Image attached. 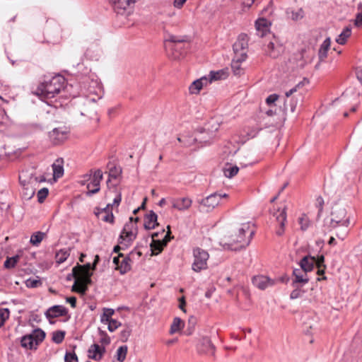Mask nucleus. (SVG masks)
I'll return each instance as SVG.
<instances>
[{"label": "nucleus", "instance_id": "obj_1", "mask_svg": "<svg viewBox=\"0 0 362 362\" xmlns=\"http://www.w3.org/2000/svg\"><path fill=\"white\" fill-rule=\"evenodd\" d=\"M255 234V230H250V223L241 224L237 232L225 237L223 246L230 250H240L248 246Z\"/></svg>", "mask_w": 362, "mask_h": 362}, {"label": "nucleus", "instance_id": "obj_2", "mask_svg": "<svg viewBox=\"0 0 362 362\" xmlns=\"http://www.w3.org/2000/svg\"><path fill=\"white\" fill-rule=\"evenodd\" d=\"M234 57L231 62V69L236 76L245 73L244 64L247 58L248 37L246 34H240L233 45Z\"/></svg>", "mask_w": 362, "mask_h": 362}, {"label": "nucleus", "instance_id": "obj_3", "mask_svg": "<svg viewBox=\"0 0 362 362\" xmlns=\"http://www.w3.org/2000/svg\"><path fill=\"white\" fill-rule=\"evenodd\" d=\"M229 76L228 69L218 71H211L207 76H204L193 81L189 87V90H200L206 88L209 84L226 80Z\"/></svg>", "mask_w": 362, "mask_h": 362}, {"label": "nucleus", "instance_id": "obj_4", "mask_svg": "<svg viewBox=\"0 0 362 362\" xmlns=\"http://www.w3.org/2000/svg\"><path fill=\"white\" fill-rule=\"evenodd\" d=\"M69 88H72V85L62 75H45L41 80L37 90H64Z\"/></svg>", "mask_w": 362, "mask_h": 362}, {"label": "nucleus", "instance_id": "obj_5", "mask_svg": "<svg viewBox=\"0 0 362 362\" xmlns=\"http://www.w3.org/2000/svg\"><path fill=\"white\" fill-rule=\"evenodd\" d=\"M347 212L345 207L341 204H335L331 212L330 226L336 228L341 226L348 227L350 224L349 217H347Z\"/></svg>", "mask_w": 362, "mask_h": 362}, {"label": "nucleus", "instance_id": "obj_6", "mask_svg": "<svg viewBox=\"0 0 362 362\" xmlns=\"http://www.w3.org/2000/svg\"><path fill=\"white\" fill-rule=\"evenodd\" d=\"M46 336L45 332L40 328L34 329L31 334L23 336L21 340V344L27 349H37L40 343L43 341Z\"/></svg>", "mask_w": 362, "mask_h": 362}, {"label": "nucleus", "instance_id": "obj_7", "mask_svg": "<svg viewBox=\"0 0 362 362\" xmlns=\"http://www.w3.org/2000/svg\"><path fill=\"white\" fill-rule=\"evenodd\" d=\"M192 255L194 261L192 264V269L195 272H200L208 268L207 262L209 258L208 252L201 247L193 248Z\"/></svg>", "mask_w": 362, "mask_h": 362}, {"label": "nucleus", "instance_id": "obj_8", "mask_svg": "<svg viewBox=\"0 0 362 362\" xmlns=\"http://www.w3.org/2000/svg\"><path fill=\"white\" fill-rule=\"evenodd\" d=\"M228 197L227 194H219L217 192L213 193L204 199H202L200 202L199 211L202 212H209L212 211L216 206L219 204V202L222 198Z\"/></svg>", "mask_w": 362, "mask_h": 362}, {"label": "nucleus", "instance_id": "obj_9", "mask_svg": "<svg viewBox=\"0 0 362 362\" xmlns=\"http://www.w3.org/2000/svg\"><path fill=\"white\" fill-rule=\"evenodd\" d=\"M138 0H109L114 11L120 15L129 13Z\"/></svg>", "mask_w": 362, "mask_h": 362}, {"label": "nucleus", "instance_id": "obj_10", "mask_svg": "<svg viewBox=\"0 0 362 362\" xmlns=\"http://www.w3.org/2000/svg\"><path fill=\"white\" fill-rule=\"evenodd\" d=\"M86 176L91 179L90 182L87 185L88 191L86 192V195L90 197L100 191V183L103 180V173L98 169L94 172L92 177L91 175H86Z\"/></svg>", "mask_w": 362, "mask_h": 362}, {"label": "nucleus", "instance_id": "obj_11", "mask_svg": "<svg viewBox=\"0 0 362 362\" xmlns=\"http://www.w3.org/2000/svg\"><path fill=\"white\" fill-rule=\"evenodd\" d=\"M68 314V309L66 307L60 305H53L49 308L45 313V317L49 320V323L51 324L54 323V322L51 321V319L66 316Z\"/></svg>", "mask_w": 362, "mask_h": 362}, {"label": "nucleus", "instance_id": "obj_12", "mask_svg": "<svg viewBox=\"0 0 362 362\" xmlns=\"http://www.w3.org/2000/svg\"><path fill=\"white\" fill-rule=\"evenodd\" d=\"M197 351L201 354L214 356L216 348L209 337H204L197 344Z\"/></svg>", "mask_w": 362, "mask_h": 362}, {"label": "nucleus", "instance_id": "obj_13", "mask_svg": "<svg viewBox=\"0 0 362 362\" xmlns=\"http://www.w3.org/2000/svg\"><path fill=\"white\" fill-rule=\"evenodd\" d=\"M68 137V132L62 128H54L49 132V139L53 145L62 144Z\"/></svg>", "mask_w": 362, "mask_h": 362}, {"label": "nucleus", "instance_id": "obj_14", "mask_svg": "<svg viewBox=\"0 0 362 362\" xmlns=\"http://www.w3.org/2000/svg\"><path fill=\"white\" fill-rule=\"evenodd\" d=\"M170 41L173 43L171 45V49L175 52L173 54V59H180V57H181L184 54L180 50L186 48L188 46V43L184 40L178 39L176 36L170 37Z\"/></svg>", "mask_w": 362, "mask_h": 362}, {"label": "nucleus", "instance_id": "obj_15", "mask_svg": "<svg viewBox=\"0 0 362 362\" xmlns=\"http://www.w3.org/2000/svg\"><path fill=\"white\" fill-rule=\"evenodd\" d=\"M172 208L178 211H186L189 209L192 204V200L189 197L171 198Z\"/></svg>", "mask_w": 362, "mask_h": 362}, {"label": "nucleus", "instance_id": "obj_16", "mask_svg": "<svg viewBox=\"0 0 362 362\" xmlns=\"http://www.w3.org/2000/svg\"><path fill=\"white\" fill-rule=\"evenodd\" d=\"M283 50V46L280 45L275 38L269 41L265 47V52L272 58L278 57Z\"/></svg>", "mask_w": 362, "mask_h": 362}, {"label": "nucleus", "instance_id": "obj_17", "mask_svg": "<svg viewBox=\"0 0 362 362\" xmlns=\"http://www.w3.org/2000/svg\"><path fill=\"white\" fill-rule=\"evenodd\" d=\"M122 258L118 271L121 274H125L132 269V264L134 259V251H131L127 255H124Z\"/></svg>", "mask_w": 362, "mask_h": 362}, {"label": "nucleus", "instance_id": "obj_18", "mask_svg": "<svg viewBox=\"0 0 362 362\" xmlns=\"http://www.w3.org/2000/svg\"><path fill=\"white\" fill-rule=\"evenodd\" d=\"M274 280L266 276H256L252 278V284L257 288L264 290L274 284Z\"/></svg>", "mask_w": 362, "mask_h": 362}, {"label": "nucleus", "instance_id": "obj_19", "mask_svg": "<svg viewBox=\"0 0 362 362\" xmlns=\"http://www.w3.org/2000/svg\"><path fill=\"white\" fill-rule=\"evenodd\" d=\"M273 216L276 217V221L279 225V228L276 230V234L278 236H281L284 233V226L286 221V208L284 207L281 211L277 210L276 212L274 213Z\"/></svg>", "mask_w": 362, "mask_h": 362}, {"label": "nucleus", "instance_id": "obj_20", "mask_svg": "<svg viewBox=\"0 0 362 362\" xmlns=\"http://www.w3.org/2000/svg\"><path fill=\"white\" fill-rule=\"evenodd\" d=\"M40 100L45 103L48 105H54L57 101L56 95L60 92H32Z\"/></svg>", "mask_w": 362, "mask_h": 362}, {"label": "nucleus", "instance_id": "obj_21", "mask_svg": "<svg viewBox=\"0 0 362 362\" xmlns=\"http://www.w3.org/2000/svg\"><path fill=\"white\" fill-rule=\"evenodd\" d=\"M137 233L135 231H126L122 230L118 238V243L124 245L125 247H128L136 239Z\"/></svg>", "mask_w": 362, "mask_h": 362}, {"label": "nucleus", "instance_id": "obj_22", "mask_svg": "<svg viewBox=\"0 0 362 362\" xmlns=\"http://www.w3.org/2000/svg\"><path fill=\"white\" fill-rule=\"evenodd\" d=\"M88 352L90 358L95 361H100L105 352V349L104 346H100L98 344H93L90 346Z\"/></svg>", "mask_w": 362, "mask_h": 362}, {"label": "nucleus", "instance_id": "obj_23", "mask_svg": "<svg viewBox=\"0 0 362 362\" xmlns=\"http://www.w3.org/2000/svg\"><path fill=\"white\" fill-rule=\"evenodd\" d=\"M293 276H294V279L292 281L293 287L296 286V284H305L309 281L307 273L303 272L301 269H294L293 271Z\"/></svg>", "mask_w": 362, "mask_h": 362}, {"label": "nucleus", "instance_id": "obj_24", "mask_svg": "<svg viewBox=\"0 0 362 362\" xmlns=\"http://www.w3.org/2000/svg\"><path fill=\"white\" fill-rule=\"evenodd\" d=\"M157 219V214L153 211H150L144 217V228L146 230L154 229L157 226H158Z\"/></svg>", "mask_w": 362, "mask_h": 362}, {"label": "nucleus", "instance_id": "obj_25", "mask_svg": "<svg viewBox=\"0 0 362 362\" xmlns=\"http://www.w3.org/2000/svg\"><path fill=\"white\" fill-rule=\"evenodd\" d=\"M91 276L92 273L88 274L86 272V274H79L78 278L80 281V286L79 289L77 290L78 293L84 294L86 292L88 285L90 284L92 282Z\"/></svg>", "mask_w": 362, "mask_h": 362}, {"label": "nucleus", "instance_id": "obj_26", "mask_svg": "<svg viewBox=\"0 0 362 362\" xmlns=\"http://www.w3.org/2000/svg\"><path fill=\"white\" fill-rule=\"evenodd\" d=\"M315 257L310 255H306L300 261V269L305 273L311 272L314 268Z\"/></svg>", "mask_w": 362, "mask_h": 362}, {"label": "nucleus", "instance_id": "obj_27", "mask_svg": "<svg viewBox=\"0 0 362 362\" xmlns=\"http://www.w3.org/2000/svg\"><path fill=\"white\" fill-rule=\"evenodd\" d=\"M330 46L331 40L329 37H327L321 44L318 50V58L320 62H323L325 59H327Z\"/></svg>", "mask_w": 362, "mask_h": 362}, {"label": "nucleus", "instance_id": "obj_28", "mask_svg": "<svg viewBox=\"0 0 362 362\" xmlns=\"http://www.w3.org/2000/svg\"><path fill=\"white\" fill-rule=\"evenodd\" d=\"M256 29L258 32V35L263 37L267 32L268 21L265 18H259L255 22Z\"/></svg>", "mask_w": 362, "mask_h": 362}, {"label": "nucleus", "instance_id": "obj_29", "mask_svg": "<svg viewBox=\"0 0 362 362\" xmlns=\"http://www.w3.org/2000/svg\"><path fill=\"white\" fill-rule=\"evenodd\" d=\"M71 248L61 249L56 252L55 260L57 264H60L64 262L70 255Z\"/></svg>", "mask_w": 362, "mask_h": 362}, {"label": "nucleus", "instance_id": "obj_30", "mask_svg": "<svg viewBox=\"0 0 362 362\" xmlns=\"http://www.w3.org/2000/svg\"><path fill=\"white\" fill-rule=\"evenodd\" d=\"M90 269H93V264L91 265L90 263H87L83 265L78 264L73 268V275L75 277H77L79 274H86V272L90 274Z\"/></svg>", "mask_w": 362, "mask_h": 362}, {"label": "nucleus", "instance_id": "obj_31", "mask_svg": "<svg viewBox=\"0 0 362 362\" xmlns=\"http://www.w3.org/2000/svg\"><path fill=\"white\" fill-rule=\"evenodd\" d=\"M351 35V28L349 26L346 27L336 39V42L339 45H344L347 39Z\"/></svg>", "mask_w": 362, "mask_h": 362}, {"label": "nucleus", "instance_id": "obj_32", "mask_svg": "<svg viewBox=\"0 0 362 362\" xmlns=\"http://www.w3.org/2000/svg\"><path fill=\"white\" fill-rule=\"evenodd\" d=\"M165 245H163L162 242L160 240H153L150 244L151 250L152 252V255H157L160 254Z\"/></svg>", "mask_w": 362, "mask_h": 362}, {"label": "nucleus", "instance_id": "obj_33", "mask_svg": "<svg viewBox=\"0 0 362 362\" xmlns=\"http://www.w3.org/2000/svg\"><path fill=\"white\" fill-rule=\"evenodd\" d=\"M107 168L109 169V178L107 182H110L111 178H117L122 173V169L119 167L113 165L110 163L107 164Z\"/></svg>", "mask_w": 362, "mask_h": 362}, {"label": "nucleus", "instance_id": "obj_34", "mask_svg": "<svg viewBox=\"0 0 362 362\" xmlns=\"http://www.w3.org/2000/svg\"><path fill=\"white\" fill-rule=\"evenodd\" d=\"M35 188L33 185H27L22 187L21 196L25 200H30L35 194Z\"/></svg>", "mask_w": 362, "mask_h": 362}, {"label": "nucleus", "instance_id": "obj_35", "mask_svg": "<svg viewBox=\"0 0 362 362\" xmlns=\"http://www.w3.org/2000/svg\"><path fill=\"white\" fill-rule=\"evenodd\" d=\"M183 326L184 322L180 317H175L170 326V333L173 334L174 333L179 332L180 330H181Z\"/></svg>", "mask_w": 362, "mask_h": 362}, {"label": "nucleus", "instance_id": "obj_36", "mask_svg": "<svg viewBox=\"0 0 362 362\" xmlns=\"http://www.w3.org/2000/svg\"><path fill=\"white\" fill-rule=\"evenodd\" d=\"M46 234L43 232L38 231L33 233L30 237V243L33 245H38L45 237Z\"/></svg>", "mask_w": 362, "mask_h": 362}, {"label": "nucleus", "instance_id": "obj_37", "mask_svg": "<svg viewBox=\"0 0 362 362\" xmlns=\"http://www.w3.org/2000/svg\"><path fill=\"white\" fill-rule=\"evenodd\" d=\"M20 259V255H16L11 257H7L6 260L4 262V267L6 269H12L16 267L18 262Z\"/></svg>", "mask_w": 362, "mask_h": 362}, {"label": "nucleus", "instance_id": "obj_38", "mask_svg": "<svg viewBox=\"0 0 362 362\" xmlns=\"http://www.w3.org/2000/svg\"><path fill=\"white\" fill-rule=\"evenodd\" d=\"M115 310L112 308H104L103 313L101 315L100 321L103 323H107L108 321L112 320V316L114 315Z\"/></svg>", "mask_w": 362, "mask_h": 362}, {"label": "nucleus", "instance_id": "obj_39", "mask_svg": "<svg viewBox=\"0 0 362 362\" xmlns=\"http://www.w3.org/2000/svg\"><path fill=\"white\" fill-rule=\"evenodd\" d=\"M65 334L66 332L64 331H55L52 332V340L57 344H61L64 339Z\"/></svg>", "mask_w": 362, "mask_h": 362}, {"label": "nucleus", "instance_id": "obj_40", "mask_svg": "<svg viewBox=\"0 0 362 362\" xmlns=\"http://www.w3.org/2000/svg\"><path fill=\"white\" fill-rule=\"evenodd\" d=\"M127 346L126 345L121 346L117 350V359L119 362H123L127 356Z\"/></svg>", "mask_w": 362, "mask_h": 362}, {"label": "nucleus", "instance_id": "obj_41", "mask_svg": "<svg viewBox=\"0 0 362 362\" xmlns=\"http://www.w3.org/2000/svg\"><path fill=\"white\" fill-rule=\"evenodd\" d=\"M238 171H239V168L237 167L236 165H235V166H230L228 168H225L223 170V173L226 177L232 178L233 177H234L235 175H236L238 174Z\"/></svg>", "mask_w": 362, "mask_h": 362}, {"label": "nucleus", "instance_id": "obj_42", "mask_svg": "<svg viewBox=\"0 0 362 362\" xmlns=\"http://www.w3.org/2000/svg\"><path fill=\"white\" fill-rule=\"evenodd\" d=\"M295 288L291 291L290 294V298L291 300L297 299L298 298H301L303 295L305 293V291L302 289L300 287L296 284Z\"/></svg>", "mask_w": 362, "mask_h": 362}, {"label": "nucleus", "instance_id": "obj_43", "mask_svg": "<svg viewBox=\"0 0 362 362\" xmlns=\"http://www.w3.org/2000/svg\"><path fill=\"white\" fill-rule=\"evenodd\" d=\"M54 178H59L64 175V168L62 165L54 163L52 165Z\"/></svg>", "mask_w": 362, "mask_h": 362}, {"label": "nucleus", "instance_id": "obj_44", "mask_svg": "<svg viewBox=\"0 0 362 362\" xmlns=\"http://www.w3.org/2000/svg\"><path fill=\"white\" fill-rule=\"evenodd\" d=\"M308 88H310V81L308 79L304 78L302 81H299L294 88H291L290 90Z\"/></svg>", "mask_w": 362, "mask_h": 362}, {"label": "nucleus", "instance_id": "obj_45", "mask_svg": "<svg viewBox=\"0 0 362 362\" xmlns=\"http://www.w3.org/2000/svg\"><path fill=\"white\" fill-rule=\"evenodd\" d=\"M112 204H108L105 208L100 209L99 207H96L94 211V214L98 218H100V216L103 214H107L108 212H112Z\"/></svg>", "mask_w": 362, "mask_h": 362}, {"label": "nucleus", "instance_id": "obj_46", "mask_svg": "<svg viewBox=\"0 0 362 362\" xmlns=\"http://www.w3.org/2000/svg\"><path fill=\"white\" fill-rule=\"evenodd\" d=\"M10 311L8 308L0 309V328L4 325V322L9 317Z\"/></svg>", "mask_w": 362, "mask_h": 362}, {"label": "nucleus", "instance_id": "obj_47", "mask_svg": "<svg viewBox=\"0 0 362 362\" xmlns=\"http://www.w3.org/2000/svg\"><path fill=\"white\" fill-rule=\"evenodd\" d=\"M122 230L124 232L132 230L137 233V226L135 223H133V217L129 218V221L124 225Z\"/></svg>", "mask_w": 362, "mask_h": 362}, {"label": "nucleus", "instance_id": "obj_48", "mask_svg": "<svg viewBox=\"0 0 362 362\" xmlns=\"http://www.w3.org/2000/svg\"><path fill=\"white\" fill-rule=\"evenodd\" d=\"M48 194H49V190L47 188L44 187V188L40 189L37 194L38 202L40 203H42L45 201V199H46V197H47Z\"/></svg>", "mask_w": 362, "mask_h": 362}, {"label": "nucleus", "instance_id": "obj_49", "mask_svg": "<svg viewBox=\"0 0 362 362\" xmlns=\"http://www.w3.org/2000/svg\"><path fill=\"white\" fill-rule=\"evenodd\" d=\"M25 285L28 288H37L42 285V281L40 279L30 278L26 280Z\"/></svg>", "mask_w": 362, "mask_h": 362}, {"label": "nucleus", "instance_id": "obj_50", "mask_svg": "<svg viewBox=\"0 0 362 362\" xmlns=\"http://www.w3.org/2000/svg\"><path fill=\"white\" fill-rule=\"evenodd\" d=\"M99 219H101L104 222L114 223L115 217L112 212H108L107 214H103L100 216Z\"/></svg>", "mask_w": 362, "mask_h": 362}, {"label": "nucleus", "instance_id": "obj_51", "mask_svg": "<svg viewBox=\"0 0 362 362\" xmlns=\"http://www.w3.org/2000/svg\"><path fill=\"white\" fill-rule=\"evenodd\" d=\"M131 334H132V329L129 326H127L126 328L124 329L120 332L121 341L123 342L127 341L128 340L129 336L131 335Z\"/></svg>", "mask_w": 362, "mask_h": 362}, {"label": "nucleus", "instance_id": "obj_52", "mask_svg": "<svg viewBox=\"0 0 362 362\" xmlns=\"http://www.w3.org/2000/svg\"><path fill=\"white\" fill-rule=\"evenodd\" d=\"M98 329H99V334L101 337L100 339V342L102 344L108 345L110 343V337L107 335V334L105 331L101 330L100 328Z\"/></svg>", "mask_w": 362, "mask_h": 362}, {"label": "nucleus", "instance_id": "obj_53", "mask_svg": "<svg viewBox=\"0 0 362 362\" xmlns=\"http://www.w3.org/2000/svg\"><path fill=\"white\" fill-rule=\"evenodd\" d=\"M78 356L74 351L66 352L64 356L65 362H78Z\"/></svg>", "mask_w": 362, "mask_h": 362}, {"label": "nucleus", "instance_id": "obj_54", "mask_svg": "<svg viewBox=\"0 0 362 362\" xmlns=\"http://www.w3.org/2000/svg\"><path fill=\"white\" fill-rule=\"evenodd\" d=\"M108 324L107 329L110 332H114L116 329L121 326V323L116 320H111L107 322Z\"/></svg>", "mask_w": 362, "mask_h": 362}, {"label": "nucleus", "instance_id": "obj_55", "mask_svg": "<svg viewBox=\"0 0 362 362\" xmlns=\"http://www.w3.org/2000/svg\"><path fill=\"white\" fill-rule=\"evenodd\" d=\"M279 99V95L277 94H272L268 96L266 99V103L269 106L274 105V103Z\"/></svg>", "mask_w": 362, "mask_h": 362}, {"label": "nucleus", "instance_id": "obj_56", "mask_svg": "<svg viewBox=\"0 0 362 362\" xmlns=\"http://www.w3.org/2000/svg\"><path fill=\"white\" fill-rule=\"evenodd\" d=\"M316 202H317L316 205H317V207L318 208L317 216H320L323 210L324 199L322 197L320 196L317 198Z\"/></svg>", "mask_w": 362, "mask_h": 362}, {"label": "nucleus", "instance_id": "obj_57", "mask_svg": "<svg viewBox=\"0 0 362 362\" xmlns=\"http://www.w3.org/2000/svg\"><path fill=\"white\" fill-rule=\"evenodd\" d=\"M167 228H168V232L166 233V235H165V237L163 238L162 240H160V242H162L163 243V245H165L166 246L168 243V242L172 239L173 238V237H170V234L171 233V231H170V226H167Z\"/></svg>", "mask_w": 362, "mask_h": 362}, {"label": "nucleus", "instance_id": "obj_58", "mask_svg": "<svg viewBox=\"0 0 362 362\" xmlns=\"http://www.w3.org/2000/svg\"><path fill=\"white\" fill-rule=\"evenodd\" d=\"M317 267H324L326 269V265L325 264V257L324 255H320L315 259V262Z\"/></svg>", "mask_w": 362, "mask_h": 362}, {"label": "nucleus", "instance_id": "obj_59", "mask_svg": "<svg viewBox=\"0 0 362 362\" xmlns=\"http://www.w3.org/2000/svg\"><path fill=\"white\" fill-rule=\"evenodd\" d=\"M124 257V254L123 253H119L117 257H115L113 258L112 262H113L114 264L116 266L115 267V269L116 270H118V268H119V265L121 264V261H120L119 259H120V257Z\"/></svg>", "mask_w": 362, "mask_h": 362}, {"label": "nucleus", "instance_id": "obj_60", "mask_svg": "<svg viewBox=\"0 0 362 362\" xmlns=\"http://www.w3.org/2000/svg\"><path fill=\"white\" fill-rule=\"evenodd\" d=\"M298 221H299V223L300 224L301 230H305L308 228V223L304 218H303V217L299 218Z\"/></svg>", "mask_w": 362, "mask_h": 362}, {"label": "nucleus", "instance_id": "obj_61", "mask_svg": "<svg viewBox=\"0 0 362 362\" xmlns=\"http://www.w3.org/2000/svg\"><path fill=\"white\" fill-rule=\"evenodd\" d=\"M23 177V175H19V182L22 187H26L27 185H32L30 181L27 180L26 179H24Z\"/></svg>", "mask_w": 362, "mask_h": 362}, {"label": "nucleus", "instance_id": "obj_62", "mask_svg": "<svg viewBox=\"0 0 362 362\" xmlns=\"http://www.w3.org/2000/svg\"><path fill=\"white\" fill-rule=\"evenodd\" d=\"M355 25L357 27H362V11L357 14L355 20Z\"/></svg>", "mask_w": 362, "mask_h": 362}, {"label": "nucleus", "instance_id": "obj_63", "mask_svg": "<svg viewBox=\"0 0 362 362\" xmlns=\"http://www.w3.org/2000/svg\"><path fill=\"white\" fill-rule=\"evenodd\" d=\"M66 302L70 303V305L72 308H76V297H74V296L68 297V298H66Z\"/></svg>", "mask_w": 362, "mask_h": 362}, {"label": "nucleus", "instance_id": "obj_64", "mask_svg": "<svg viewBox=\"0 0 362 362\" xmlns=\"http://www.w3.org/2000/svg\"><path fill=\"white\" fill-rule=\"evenodd\" d=\"M187 0H174L173 1V6L175 8H181Z\"/></svg>", "mask_w": 362, "mask_h": 362}]
</instances>
